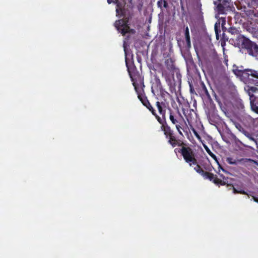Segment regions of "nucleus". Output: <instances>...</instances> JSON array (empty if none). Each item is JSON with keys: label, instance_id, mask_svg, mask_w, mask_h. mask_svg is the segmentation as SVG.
Listing matches in <instances>:
<instances>
[{"label": "nucleus", "instance_id": "1", "mask_svg": "<svg viewBox=\"0 0 258 258\" xmlns=\"http://www.w3.org/2000/svg\"><path fill=\"white\" fill-rule=\"evenodd\" d=\"M181 150L182 155L187 163H188L190 165L192 164H196L197 161L194 152L190 148L183 147Z\"/></svg>", "mask_w": 258, "mask_h": 258}, {"label": "nucleus", "instance_id": "11", "mask_svg": "<svg viewBox=\"0 0 258 258\" xmlns=\"http://www.w3.org/2000/svg\"><path fill=\"white\" fill-rule=\"evenodd\" d=\"M157 5L158 7L161 9H162V7L166 8L168 7V4L165 0H159L157 3Z\"/></svg>", "mask_w": 258, "mask_h": 258}, {"label": "nucleus", "instance_id": "21", "mask_svg": "<svg viewBox=\"0 0 258 258\" xmlns=\"http://www.w3.org/2000/svg\"><path fill=\"white\" fill-rule=\"evenodd\" d=\"M233 192L234 193L236 194V193H240V194H244V195H248L246 192H245L244 191H238L235 188L233 187Z\"/></svg>", "mask_w": 258, "mask_h": 258}, {"label": "nucleus", "instance_id": "3", "mask_svg": "<svg viewBox=\"0 0 258 258\" xmlns=\"http://www.w3.org/2000/svg\"><path fill=\"white\" fill-rule=\"evenodd\" d=\"M115 26L117 30L123 35L130 32V29L128 26L122 20L117 21L115 23Z\"/></svg>", "mask_w": 258, "mask_h": 258}, {"label": "nucleus", "instance_id": "15", "mask_svg": "<svg viewBox=\"0 0 258 258\" xmlns=\"http://www.w3.org/2000/svg\"><path fill=\"white\" fill-rule=\"evenodd\" d=\"M195 170L200 174H202L203 176H204V173L206 172H204V170L200 167V166L198 165H197L195 167Z\"/></svg>", "mask_w": 258, "mask_h": 258}, {"label": "nucleus", "instance_id": "22", "mask_svg": "<svg viewBox=\"0 0 258 258\" xmlns=\"http://www.w3.org/2000/svg\"><path fill=\"white\" fill-rule=\"evenodd\" d=\"M175 126H176V129H177V131L178 132V133H179L180 135H182V133H181V131H180V128H181V127L180 125L177 123V124H176L175 125Z\"/></svg>", "mask_w": 258, "mask_h": 258}, {"label": "nucleus", "instance_id": "16", "mask_svg": "<svg viewBox=\"0 0 258 258\" xmlns=\"http://www.w3.org/2000/svg\"><path fill=\"white\" fill-rule=\"evenodd\" d=\"M169 118L172 123L176 125L179 123V121L174 117L173 115L171 113L170 114Z\"/></svg>", "mask_w": 258, "mask_h": 258}, {"label": "nucleus", "instance_id": "29", "mask_svg": "<svg viewBox=\"0 0 258 258\" xmlns=\"http://www.w3.org/2000/svg\"><path fill=\"white\" fill-rule=\"evenodd\" d=\"M229 163H230V164H234L235 163V162H230V161L229 162Z\"/></svg>", "mask_w": 258, "mask_h": 258}, {"label": "nucleus", "instance_id": "5", "mask_svg": "<svg viewBox=\"0 0 258 258\" xmlns=\"http://www.w3.org/2000/svg\"><path fill=\"white\" fill-rule=\"evenodd\" d=\"M138 97L140 98V100L142 102L143 104L152 112L153 115H155V110H154L153 108L152 107V105L149 103L148 100H147L146 98L143 99L141 98L140 96H139Z\"/></svg>", "mask_w": 258, "mask_h": 258}, {"label": "nucleus", "instance_id": "27", "mask_svg": "<svg viewBox=\"0 0 258 258\" xmlns=\"http://www.w3.org/2000/svg\"><path fill=\"white\" fill-rule=\"evenodd\" d=\"M190 92H191V93H193L194 89L191 88V85H190Z\"/></svg>", "mask_w": 258, "mask_h": 258}, {"label": "nucleus", "instance_id": "6", "mask_svg": "<svg viewBox=\"0 0 258 258\" xmlns=\"http://www.w3.org/2000/svg\"><path fill=\"white\" fill-rule=\"evenodd\" d=\"M233 72L237 76L245 78L247 77L248 70H240L238 69L233 70Z\"/></svg>", "mask_w": 258, "mask_h": 258}, {"label": "nucleus", "instance_id": "7", "mask_svg": "<svg viewBox=\"0 0 258 258\" xmlns=\"http://www.w3.org/2000/svg\"><path fill=\"white\" fill-rule=\"evenodd\" d=\"M223 2H224V3L223 4V2L220 1V3L218 4L217 9L219 12L220 13H223L224 9L228 6L227 5V3H228L227 0H224Z\"/></svg>", "mask_w": 258, "mask_h": 258}, {"label": "nucleus", "instance_id": "28", "mask_svg": "<svg viewBox=\"0 0 258 258\" xmlns=\"http://www.w3.org/2000/svg\"><path fill=\"white\" fill-rule=\"evenodd\" d=\"M247 160H248V161H251V162H252V161H253L252 160H251V159H247Z\"/></svg>", "mask_w": 258, "mask_h": 258}, {"label": "nucleus", "instance_id": "23", "mask_svg": "<svg viewBox=\"0 0 258 258\" xmlns=\"http://www.w3.org/2000/svg\"><path fill=\"white\" fill-rule=\"evenodd\" d=\"M154 115L156 116V118H157V120L158 121V122H159L160 123H161V124H163V122H162V119H161V118L159 116L157 115L156 114H155V115Z\"/></svg>", "mask_w": 258, "mask_h": 258}, {"label": "nucleus", "instance_id": "31", "mask_svg": "<svg viewBox=\"0 0 258 258\" xmlns=\"http://www.w3.org/2000/svg\"><path fill=\"white\" fill-rule=\"evenodd\" d=\"M224 44H225V43H222V46H224Z\"/></svg>", "mask_w": 258, "mask_h": 258}, {"label": "nucleus", "instance_id": "30", "mask_svg": "<svg viewBox=\"0 0 258 258\" xmlns=\"http://www.w3.org/2000/svg\"><path fill=\"white\" fill-rule=\"evenodd\" d=\"M152 92H154V90H153V87H152Z\"/></svg>", "mask_w": 258, "mask_h": 258}, {"label": "nucleus", "instance_id": "14", "mask_svg": "<svg viewBox=\"0 0 258 258\" xmlns=\"http://www.w3.org/2000/svg\"><path fill=\"white\" fill-rule=\"evenodd\" d=\"M250 106L251 110L256 113H258V106L254 103L253 101L250 100Z\"/></svg>", "mask_w": 258, "mask_h": 258}, {"label": "nucleus", "instance_id": "9", "mask_svg": "<svg viewBox=\"0 0 258 258\" xmlns=\"http://www.w3.org/2000/svg\"><path fill=\"white\" fill-rule=\"evenodd\" d=\"M161 130L164 132V135L167 137L171 136V130L169 126L162 124Z\"/></svg>", "mask_w": 258, "mask_h": 258}, {"label": "nucleus", "instance_id": "20", "mask_svg": "<svg viewBox=\"0 0 258 258\" xmlns=\"http://www.w3.org/2000/svg\"><path fill=\"white\" fill-rule=\"evenodd\" d=\"M229 32H230L231 34H237L238 31L235 28H230L229 30Z\"/></svg>", "mask_w": 258, "mask_h": 258}, {"label": "nucleus", "instance_id": "2", "mask_svg": "<svg viewBox=\"0 0 258 258\" xmlns=\"http://www.w3.org/2000/svg\"><path fill=\"white\" fill-rule=\"evenodd\" d=\"M235 45L239 48L249 49L252 47V43L243 36L239 35L235 39Z\"/></svg>", "mask_w": 258, "mask_h": 258}, {"label": "nucleus", "instance_id": "13", "mask_svg": "<svg viewBox=\"0 0 258 258\" xmlns=\"http://www.w3.org/2000/svg\"><path fill=\"white\" fill-rule=\"evenodd\" d=\"M257 91H258V89L255 87H251L248 89V93L250 96V100L252 99V97H253V96L252 94L251 95V92H256Z\"/></svg>", "mask_w": 258, "mask_h": 258}, {"label": "nucleus", "instance_id": "18", "mask_svg": "<svg viewBox=\"0 0 258 258\" xmlns=\"http://www.w3.org/2000/svg\"><path fill=\"white\" fill-rule=\"evenodd\" d=\"M220 22H219L218 23H216L214 26V29L215 31V33L216 34L217 37H218V27L220 26Z\"/></svg>", "mask_w": 258, "mask_h": 258}, {"label": "nucleus", "instance_id": "4", "mask_svg": "<svg viewBox=\"0 0 258 258\" xmlns=\"http://www.w3.org/2000/svg\"><path fill=\"white\" fill-rule=\"evenodd\" d=\"M206 178L209 179L211 181H213L216 184H220L221 185H224L225 182L222 180L218 179L215 175L212 173H210L206 172L204 173V176Z\"/></svg>", "mask_w": 258, "mask_h": 258}, {"label": "nucleus", "instance_id": "26", "mask_svg": "<svg viewBox=\"0 0 258 258\" xmlns=\"http://www.w3.org/2000/svg\"><path fill=\"white\" fill-rule=\"evenodd\" d=\"M108 3H115L117 0H107Z\"/></svg>", "mask_w": 258, "mask_h": 258}, {"label": "nucleus", "instance_id": "24", "mask_svg": "<svg viewBox=\"0 0 258 258\" xmlns=\"http://www.w3.org/2000/svg\"><path fill=\"white\" fill-rule=\"evenodd\" d=\"M206 151L208 152V153H209V154H210L212 157H215V155H214V154H212V153H211V152L210 151V150H209L208 148H206Z\"/></svg>", "mask_w": 258, "mask_h": 258}, {"label": "nucleus", "instance_id": "8", "mask_svg": "<svg viewBox=\"0 0 258 258\" xmlns=\"http://www.w3.org/2000/svg\"><path fill=\"white\" fill-rule=\"evenodd\" d=\"M249 75L258 79V71H257L253 70H248L247 77H248ZM254 84L258 86V80L255 81Z\"/></svg>", "mask_w": 258, "mask_h": 258}, {"label": "nucleus", "instance_id": "25", "mask_svg": "<svg viewBox=\"0 0 258 258\" xmlns=\"http://www.w3.org/2000/svg\"><path fill=\"white\" fill-rule=\"evenodd\" d=\"M252 199L254 202L258 203V198L252 196Z\"/></svg>", "mask_w": 258, "mask_h": 258}, {"label": "nucleus", "instance_id": "17", "mask_svg": "<svg viewBox=\"0 0 258 258\" xmlns=\"http://www.w3.org/2000/svg\"><path fill=\"white\" fill-rule=\"evenodd\" d=\"M169 142L173 147H175L176 145V140L174 138L171 137L170 139L169 140Z\"/></svg>", "mask_w": 258, "mask_h": 258}, {"label": "nucleus", "instance_id": "10", "mask_svg": "<svg viewBox=\"0 0 258 258\" xmlns=\"http://www.w3.org/2000/svg\"><path fill=\"white\" fill-rule=\"evenodd\" d=\"M185 37L186 42L187 46L188 47H190V41L189 29H188V27H186L185 28Z\"/></svg>", "mask_w": 258, "mask_h": 258}, {"label": "nucleus", "instance_id": "19", "mask_svg": "<svg viewBox=\"0 0 258 258\" xmlns=\"http://www.w3.org/2000/svg\"><path fill=\"white\" fill-rule=\"evenodd\" d=\"M219 22L221 23L222 27H223L226 24V19L225 18H221L219 19Z\"/></svg>", "mask_w": 258, "mask_h": 258}, {"label": "nucleus", "instance_id": "12", "mask_svg": "<svg viewBox=\"0 0 258 258\" xmlns=\"http://www.w3.org/2000/svg\"><path fill=\"white\" fill-rule=\"evenodd\" d=\"M156 106L158 108V111H159V113H160V114H161L162 115L163 117L165 118V110H163L162 107L159 102L158 101L156 102Z\"/></svg>", "mask_w": 258, "mask_h": 258}]
</instances>
